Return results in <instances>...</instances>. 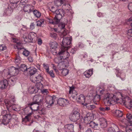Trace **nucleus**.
<instances>
[{
    "label": "nucleus",
    "instance_id": "50",
    "mask_svg": "<svg viewBox=\"0 0 132 132\" xmlns=\"http://www.w3.org/2000/svg\"><path fill=\"white\" fill-rule=\"evenodd\" d=\"M63 40L64 41H71L72 40V39L71 37H67L63 38L62 41H63Z\"/></svg>",
    "mask_w": 132,
    "mask_h": 132
},
{
    "label": "nucleus",
    "instance_id": "44",
    "mask_svg": "<svg viewBox=\"0 0 132 132\" xmlns=\"http://www.w3.org/2000/svg\"><path fill=\"white\" fill-rule=\"evenodd\" d=\"M27 69L26 66L25 64H22L20 66V70L23 71H27Z\"/></svg>",
    "mask_w": 132,
    "mask_h": 132
},
{
    "label": "nucleus",
    "instance_id": "60",
    "mask_svg": "<svg viewBox=\"0 0 132 132\" xmlns=\"http://www.w3.org/2000/svg\"><path fill=\"white\" fill-rule=\"evenodd\" d=\"M129 9L132 12V3H130L128 6Z\"/></svg>",
    "mask_w": 132,
    "mask_h": 132
},
{
    "label": "nucleus",
    "instance_id": "39",
    "mask_svg": "<svg viewBox=\"0 0 132 132\" xmlns=\"http://www.w3.org/2000/svg\"><path fill=\"white\" fill-rule=\"evenodd\" d=\"M34 34L33 32L29 33L28 35V39L31 41L32 40L34 37Z\"/></svg>",
    "mask_w": 132,
    "mask_h": 132
},
{
    "label": "nucleus",
    "instance_id": "35",
    "mask_svg": "<svg viewBox=\"0 0 132 132\" xmlns=\"http://www.w3.org/2000/svg\"><path fill=\"white\" fill-rule=\"evenodd\" d=\"M14 110L16 111H19L20 110V108L19 106L16 105H14L12 106L11 108Z\"/></svg>",
    "mask_w": 132,
    "mask_h": 132
},
{
    "label": "nucleus",
    "instance_id": "1",
    "mask_svg": "<svg viewBox=\"0 0 132 132\" xmlns=\"http://www.w3.org/2000/svg\"><path fill=\"white\" fill-rule=\"evenodd\" d=\"M60 44L61 47L58 54L60 55H62V58L61 57L56 58L54 59V61L57 63H62V66L67 67L69 66V64L66 59L69 56V54L67 50L71 46V42H61Z\"/></svg>",
    "mask_w": 132,
    "mask_h": 132
},
{
    "label": "nucleus",
    "instance_id": "8",
    "mask_svg": "<svg viewBox=\"0 0 132 132\" xmlns=\"http://www.w3.org/2000/svg\"><path fill=\"white\" fill-rule=\"evenodd\" d=\"M28 105L30 106V108L32 111H36L38 110L42 111V106H40L39 104L32 102L29 103Z\"/></svg>",
    "mask_w": 132,
    "mask_h": 132
},
{
    "label": "nucleus",
    "instance_id": "36",
    "mask_svg": "<svg viewBox=\"0 0 132 132\" xmlns=\"http://www.w3.org/2000/svg\"><path fill=\"white\" fill-rule=\"evenodd\" d=\"M132 125H128L126 128V132H132Z\"/></svg>",
    "mask_w": 132,
    "mask_h": 132
},
{
    "label": "nucleus",
    "instance_id": "30",
    "mask_svg": "<svg viewBox=\"0 0 132 132\" xmlns=\"http://www.w3.org/2000/svg\"><path fill=\"white\" fill-rule=\"evenodd\" d=\"M16 80V78L11 77V78L8 80V83H10V84L12 85H13L15 84Z\"/></svg>",
    "mask_w": 132,
    "mask_h": 132
},
{
    "label": "nucleus",
    "instance_id": "54",
    "mask_svg": "<svg viewBox=\"0 0 132 132\" xmlns=\"http://www.w3.org/2000/svg\"><path fill=\"white\" fill-rule=\"evenodd\" d=\"M41 92L44 95L47 94L48 93V90L46 89H43Z\"/></svg>",
    "mask_w": 132,
    "mask_h": 132
},
{
    "label": "nucleus",
    "instance_id": "55",
    "mask_svg": "<svg viewBox=\"0 0 132 132\" xmlns=\"http://www.w3.org/2000/svg\"><path fill=\"white\" fill-rule=\"evenodd\" d=\"M50 35L51 37L54 39H55L56 38L57 36L56 34L55 33H51L50 34Z\"/></svg>",
    "mask_w": 132,
    "mask_h": 132
},
{
    "label": "nucleus",
    "instance_id": "2",
    "mask_svg": "<svg viewBox=\"0 0 132 132\" xmlns=\"http://www.w3.org/2000/svg\"><path fill=\"white\" fill-rule=\"evenodd\" d=\"M79 111V109L77 108L73 109L69 116V118L71 121L75 122L79 119L80 117Z\"/></svg>",
    "mask_w": 132,
    "mask_h": 132
},
{
    "label": "nucleus",
    "instance_id": "31",
    "mask_svg": "<svg viewBox=\"0 0 132 132\" xmlns=\"http://www.w3.org/2000/svg\"><path fill=\"white\" fill-rule=\"evenodd\" d=\"M39 95H35L33 98V102L35 103H38V99L41 98V97H39Z\"/></svg>",
    "mask_w": 132,
    "mask_h": 132
},
{
    "label": "nucleus",
    "instance_id": "21",
    "mask_svg": "<svg viewBox=\"0 0 132 132\" xmlns=\"http://www.w3.org/2000/svg\"><path fill=\"white\" fill-rule=\"evenodd\" d=\"M4 102L7 110L10 111V110L11 109V108L12 105L10 101L6 99L4 100Z\"/></svg>",
    "mask_w": 132,
    "mask_h": 132
},
{
    "label": "nucleus",
    "instance_id": "40",
    "mask_svg": "<svg viewBox=\"0 0 132 132\" xmlns=\"http://www.w3.org/2000/svg\"><path fill=\"white\" fill-rule=\"evenodd\" d=\"M87 108L89 110H92L95 107V106L94 105H89V104H84Z\"/></svg>",
    "mask_w": 132,
    "mask_h": 132
},
{
    "label": "nucleus",
    "instance_id": "23",
    "mask_svg": "<svg viewBox=\"0 0 132 132\" xmlns=\"http://www.w3.org/2000/svg\"><path fill=\"white\" fill-rule=\"evenodd\" d=\"M30 75H32L37 72V69L33 67H30L28 69Z\"/></svg>",
    "mask_w": 132,
    "mask_h": 132
},
{
    "label": "nucleus",
    "instance_id": "19",
    "mask_svg": "<svg viewBox=\"0 0 132 132\" xmlns=\"http://www.w3.org/2000/svg\"><path fill=\"white\" fill-rule=\"evenodd\" d=\"M113 113L116 117L119 118L123 115L122 112L119 110H116L113 111Z\"/></svg>",
    "mask_w": 132,
    "mask_h": 132
},
{
    "label": "nucleus",
    "instance_id": "38",
    "mask_svg": "<svg viewBox=\"0 0 132 132\" xmlns=\"http://www.w3.org/2000/svg\"><path fill=\"white\" fill-rule=\"evenodd\" d=\"M71 6L70 5L68 4H63L62 7L65 10H69L70 9Z\"/></svg>",
    "mask_w": 132,
    "mask_h": 132
},
{
    "label": "nucleus",
    "instance_id": "51",
    "mask_svg": "<svg viewBox=\"0 0 132 132\" xmlns=\"http://www.w3.org/2000/svg\"><path fill=\"white\" fill-rule=\"evenodd\" d=\"M50 76L52 78H54L55 77V75L53 73V70H51L50 71H48V72H47Z\"/></svg>",
    "mask_w": 132,
    "mask_h": 132
},
{
    "label": "nucleus",
    "instance_id": "26",
    "mask_svg": "<svg viewBox=\"0 0 132 132\" xmlns=\"http://www.w3.org/2000/svg\"><path fill=\"white\" fill-rule=\"evenodd\" d=\"M13 9V8H12L10 6L5 11V14L7 15H10L12 12Z\"/></svg>",
    "mask_w": 132,
    "mask_h": 132
},
{
    "label": "nucleus",
    "instance_id": "48",
    "mask_svg": "<svg viewBox=\"0 0 132 132\" xmlns=\"http://www.w3.org/2000/svg\"><path fill=\"white\" fill-rule=\"evenodd\" d=\"M30 52L27 50L24 49V50L23 52V54L25 56H27L29 55Z\"/></svg>",
    "mask_w": 132,
    "mask_h": 132
},
{
    "label": "nucleus",
    "instance_id": "53",
    "mask_svg": "<svg viewBox=\"0 0 132 132\" xmlns=\"http://www.w3.org/2000/svg\"><path fill=\"white\" fill-rule=\"evenodd\" d=\"M127 34L128 35L132 37V28L128 30Z\"/></svg>",
    "mask_w": 132,
    "mask_h": 132
},
{
    "label": "nucleus",
    "instance_id": "10",
    "mask_svg": "<svg viewBox=\"0 0 132 132\" xmlns=\"http://www.w3.org/2000/svg\"><path fill=\"white\" fill-rule=\"evenodd\" d=\"M51 11L54 13V14L55 15V16L60 15L61 16H62V17L64 16V11L62 9H59L57 10L56 8L54 6H52L51 8Z\"/></svg>",
    "mask_w": 132,
    "mask_h": 132
},
{
    "label": "nucleus",
    "instance_id": "16",
    "mask_svg": "<svg viewBox=\"0 0 132 132\" xmlns=\"http://www.w3.org/2000/svg\"><path fill=\"white\" fill-rule=\"evenodd\" d=\"M8 82L7 80H4L0 81V88L2 89L6 88L8 86Z\"/></svg>",
    "mask_w": 132,
    "mask_h": 132
},
{
    "label": "nucleus",
    "instance_id": "29",
    "mask_svg": "<svg viewBox=\"0 0 132 132\" xmlns=\"http://www.w3.org/2000/svg\"><path fill=\"white\" fill-rule=\"evenodd\" d=\"M29 92L31 94L35 93L38 92V90L35 89L34 87H30L28 89Z\"/></svg>",
    "mask_w": 132,
    "mask_h": 132
},
{
    "label": "nucleus",
    "instance_id": "41",
    "mask_svg": "<svg viewBox=\"0 0 132 132\" xmlns=\"http://www.w3.org/2000/svg\"><path fill=\"white\" fill-rule=\"evenodd\" d=\"M69 72V70L66 69H63L62 73L63 75L64 76H66L67 75Z\"/></svg>",
    "mask_w": 132,
    "mask_h": 132
},
{
    "label": "nucleus",
    "instance_id": "57",
    "mask_svg": "<svg viewBox=\"0 0 132 132\" xmlns=\"http://www.w3.org/2000/svg\"><path fill=\"white\" fill-rule=\"evenodd\" d=\"M108 132H115L114 128L112 127H110L108 129Z\"/></svg>",
    "mask_w": 132,
    "mask_h": 132
},
{
    "label": "nucleus",
    "instance_id": "33",
    "mask_svg": "<svg viewBox=\"0 0 132 132\" xmlns=\"http://www.w3.org/2000/svg\"><path fill=\"white\" fill-rule=\"evenodd\" d=\"M41 97V98L38 99V104H40V106H42V105L43 104L45 100L43 96L39 95V97Z\"/></svg>",
    "mask_w": 132,
    "mask_h": 132
},
{
    "label": "nucleus",
    "instance_id": "17",
    "mask_svg": "<svg viewBox=\"0 0 132 132\" xmlns=\"http://www.w3.org/2000/svg\"><path fill=\"white\" fill-rule=\"evenodd\" d=\"M73 125L70 124L65 125L64 129L66 132H71L73 131Z\"/></svg>",
    "mask_w": 132,
    "mask_h": 132
},
{
    "label": "nucleus",
    "instance_id": "56",
    "mask_svg": "<svg viewBox=\"0 0 132 132\" xmlns=\"http://www.w3.org/2000/svg\"><path fill=\"white\" fill-rule=\"evenodd\" d=\"M20 0H10V1L11 3L13 4H17Z\"/></svg>",
    "mask_w": 132,
    "mask_h": 132
},
{
    "label": "nucleus",
    "instance_id": "27",
    "mask_svg": "<svg viewBox=\"0 0 132 132\" xmlns=\"http://www.w3.org/2000/svg\"><path fill=\"white\" fill-rule=\"evenodd\" d=\"M14 47L15 48H17L18 50H21L23 49V44L20 43L18 42L16 43L15 46H14Z\"/></svg>",
    "mask_w": 132,
    "mask_h": 132
},
{
    "label": "nucleus",
    "instance_id": "7",
    "mask_svg": "<svg viewBox=\"0 0 132 132\" xmlns=\"http://www.w3.org/2000/svg\"><path fill=\"white\" fill-rule=\"evenodd\" d=\"M122 101L126 107L128 109L131 108L132 107V101L131 99L129 97H126L122 99Z\"/></svg>",
    "mask_w": 132,
    "mask_h": 132
},
{
    "label": "nucleus",
    "instance_id": "62",
    "mask_svg": "<svg viewBox=\"0 0 132 132\" xmlns=\"http://www.w3.org/2000/svg\"><path fill=\"white\" fill-rule=\"evenodd\" d=\"M68 32L67 30H65L62 32V35L63 36H65L67 35Z\"/></svg>",
    "mask_w": 132,
    "mask_h": 132
},
{
    "label": "nucleus",
    "instance_id": "64",
    "mask_svg": "<svg viewBox=\"0 0 132 132\" xmlns=\"http://www.w3.org/2000/svg\"><path fill=\"white\" fill-rule=\"evenodd\" d=\"M28 59L29 61L30 62H32L33 61V58L31 56L28 57Z\"/></svg>",
    "mask_w": 132,
    "mask_h": 132
},
{
    "label": "nucleus",
    "instance_id": "18",
    "mask_svg": "<svg viewBox=\"0 0 132 132\" xmlns=\"http://www.w3.org/2000/svg\"><path fill=\"white\" fill-rule=\"evenodd\" d=\"M77 102L82 105L84 104L85 101L84 96L82 94L80 95L77 98Z\"/></svg>",
    "mask_w": 132,
    "mask_h": 132
},
{
    "label": "nucleus",
    "instance_id": "43",
    "mask_svg": "<svg viewBox=\"0 0 132 132\" xmlns=\"http://www.w3.org/2000/svg\"><path fill=\"white\" fill-rule=\"evenodd\" d=\"M21 62L20 57L19 56L16 57L15 60V63L17 65L19 64Z\"/></svg>",
    "mask_w": 132,
    "mask_h": 132
},
{
    "label": "nucleus",
    "instance_id": "5",
    "mask_svg": "<svg viewBox=\"0 0 132 132\" xmlns=\"http://www.w3.org/2000/svg\"><path fill=\"white\" fill-rule=\"evenodd\" d=\"M9 72L7 73V78L13 76H15L17 75L19 72V69L17 68H15L14 67H12L10 68L8 70Z\"/></svg>",
    "mask_w": 132,
    "mask_h": 132
},
{
    "label": "nucleus",
    "instance_id": "52",
    "mask_svg": "<svg viewBox=\"0 0 132 132\" xmlns=\"http://www.w3.org/2000/svg\"><path fill=\"white\" fill-rule=\"evenodd\" d=\"M6 48L5 46L3 44L0 45V51H2L5 50Z\"/></svg>",
    "mask_w": 132,
    "mask_h": 132
},
{
    "label": "nucleus",
    "instance_id": "25",
    "mask_svg": "<svg viewBox=\"0 0 132 132\" xmlns=\"http://www.w3.org/2000/svg\"><path fill=\"white\" fill-rule=\"evenodd\" d=\"M100 120L101 121L100 123L101 127L102 128H104L106 127L107 123L106 120L104 118H102Z\"/></svg>",
    "mask_w": 132,
    "mask_h": 132
},
{
    "label": "nucleus",
    "instance_id": "12",
    "mask_svg": "<svg viewBox=\"0 0 132 132\" xmlns=\"http://www.w3.org/2000/svg\"><path fill=\"white\" fill-rule=\"evenodd\" d=\"M57 102L60 105L62 106H64L69 104L67 100L62 98H59L57 101Z\"/></svg>",
    "mask_w": 132,
    "mask_h": 132
},
{
    "label": "nucleus",
    "instance_id": "3",
    "mask_svg": "<svg viewBox=\"0 0 132 132\" xmlns=\"http://www.w3.org/2000/svg\"><path fill=\"white\" fill-rule=\"evenodd\" d=\"M43 79V77L41 75H39L37 77H33L32 78H31V80L32 82L36 84V86L38 89H40L43 86L42 84L40 83Z\"/></svg>",
    "mask_w": 132,
    "mask_h": 132
},
{
    "label": "nucleus",
    "instance_id": "24",
    "mask_svg": "<svg viewBox=\"0 0 132 132\" xmlns=\"http://www.w3.org/2000/svg\"><path fill=\"white\" fill-rule=\"evenodd\" d=\"M35 17L38 18H39L41 16V13L40 12L36 10L32 11V12Z\"/></svg>",
    "mask_w": 132,
    "mask_h": 132
},
{
    "label": "nucleus",
    "instance_id": "6",
    "mask_svg": "<svg viewBox=\"0 0 132 132\" xmlns=\"http://www.w3.org/2000/svg\"><path fill=\"white\" fill-rule=\"evenodd\" d=\"M94 119L93 114L92 113H88L84 117V121L86 124H88L92 121Z\"/></svg>",
    "mask_w": 132,
    "mask_h": 132
},
{
    "label": "nucleus",
    "instance_id": "61",
    "mask_svg": "<svg viewBox=\"0 0 132 132\" xmlns=\"http://www.w3.org/2000/svg\"><path fill=\"white\" fill-rule=\"evenodd\" d=\"M10 97L11 99V101L14 102L15 101L14 99V96L13 95L11 96V97Z\"/></svg>",
    "mask_w": 132,
    "mask_h": 132
},
{
    "label": "nucleus",
    "instance_id": "11",
    "mask_svg": "<svg viewBox=\"0 0 132 132\" xmlns=\"http://www.w3.org/2000/svg\"><path fill=\"white\" fill-rule=\"evenodd\" d=\"M2 120V123L4 125L9 124L10 121L11 117L10 114H6L3 116Z\"/></svg>",
    "mask_w": 132,
    "mask_h": 132
},
{
    "label": "nucleus",
    "instance_id": "20",
    "mask_svg": "<svg viewBox=\"0 0 132 132\" xmlns=\"http://www.w3.org/2000/svg\"><path fill=\"white\" fill-rule=\"evenodd\" d=\"M67 0H54V3L55 5L59 6L66 2Z\"/></svg>",
    "mask_w": 132,
    "mask_h": 132
},
{
    "label": "nucleus",
    "instance_id": "4",
    "mask_svg": "<svg viewBox=\"0 0 132 132\" xmlns=\"http://www.w3.org/2000/svg\"><path fill=\"white\" fill-rule=\"evenodd\" d=\"M118 99L117 98L116 96L112 94L107 93L104 97V101L105 102L111 104L112 102L113 101H115L118 100Z\"/></svg>",
    "mask_w": 132,
    "mask_h": 132
},
{
    "label": "nucleus",
    "instance_id": "45",
    "mask_svg": "<svg viewBox=\"0 0 132 132\" xmlns=\"http://www.w3.org/2000/svg\"><path fill=\"white\" fill-rule=\"evenodd\" d=\"M99 109L100 111H108L110 110V108L108 107H105L103 108L102 107H101L99 108Z\"/></svg>",
    "mask_w": 132,
    "mask_h": 132
},
{
    "label": "nucleus",
    "instance_id": "14",
    "mask_svg": "<svg viewBox=\"0 0 132 132\" xmlns=\"http://www.w3.org/2000/svg\"><path fill=\"white\" fill-rule=\"evenodd\" d=\"M46 102L48 104V106H52L55 102V98H54L52 96H48L46 98Z\"/></svg>",
    "mask_w": 132,
    "mask_h": 132
},
{
    "label": "nucleus",
    "instance_id": "13",
    "mask_svg": "<svg viewBox=\"0 0 132 132\" xmlns=\"http://www.w3.org/2000/svg\"><path fill=\"white\" fill-rule=\"evenodd\" d=\"M75 87L72 86L70 87V89L69 91V95L72 96L73 98L76 97L78 93L75 90Z\"/></svg>",
    "mask_w": 132,
    "mask_h": 132
},
{
    "label": "nucleus",
    "instance_id": "34",
    "mask_svg": "<svg viewBox=\"0 0 132 132\" xmlns=\"http://www.w3.org/2000/svg\"><path fill=\"white\" fill-rule=\"evenodd\" d=\"M44 20L40 19L37 22V25L41 27L42 25L44 24Z\"/></svg>",
    "mask_w": 132,
    "mask_h": 132
},
{
    "label": "nucleus",
    "instance_id": "37",
    "mask_svg": "<svg viewBox=\"0 0 132 132\" xmlns=\"http://www.w3.org/2000/svg\"><path fill=\"white\" fill-rule=\"evenodd\" d=\"M89 124V126L92 128H94L95 127L97 126L98 124L97 123H95L94 122L91 121L89 123H88Z\"/></svg>",
    "mask_w": 132,
    "mask_h": 132
},
{
    "label": "nucleus",
    "instance_id": "47",
    "mask_svg": "<svg viewBox=\"0 0 132 132\" xmlns=\"http://www.w3.org/2000/svg\"><path fill=\"white\" fill-rule=\"evenodd\" d=\"M44 68L46 70V71L47 72H48L49 70V67L48 64L44 63L43 64Z\"/></svg>",
    "mask_w": 132,
    "mask_h": 132
},
{
    "label": "nucleus",
    "instance_id": "9",
    "mask_svg": "<svg viewBox=\"0 0 132 132\" xmlns=\"http://www.w3.org/2000/svg\"><path fill=\"white\" fill-rule=\"evenodd\" d=\"M62 18V16L60 15H55V17L53 19L48 18L47 19L48 21L51 24H53L58 23L60 20Z\"/></svg>",
    "mask_w": 132,
    "mask_h": 132
},
{
    "label": "nucleus",
    "instance_id": "28",
    "mask_svg": "<svg viewBox=\"0 0 132 132\" xmlns=\"http://www.w3.org/2000/svg\"><path fill=\"white\" fill-rule=\"evenodd\" d=\"M50 45L51 49H55L57 47L58 43L56 42H51Z\"/></svg>",
    "mask_w": 132,
    "mask_h": 132
},
{
    "label": "nucleus",
    "instance_id": "49",
    "mask_svg": "<svg viewBox=\"0 0 132 132\" xmlns=\"http://www.w3.org/2000/svg\"><path fill=\"white\" fill-rule=\"evenodd\" d=\"M126 117L127 120H130L132 119V114L129 113H127L126 115Z\"/></svg>",
    "mask_w": 132,
    "mask_h": 132
},
{
    "label": "nucleus",
    "instance_id": "22",
    "mask_svg": "<svg viewBox=\"0 0 132 132\" xmlns=\"http://www.w3.org/2000/svg\"><path fill=\"white\" fill-rule=\"evenodd\" d=\"M93 69H90L86 71L84 73V75L87 78L90 77L93 74Z\"/></svg>",
    "mask_w": 132,
    "mask_h": 132
},
{
    "label": "nucleus",
    "instance_id": "46",
    "mask_svg": "<svg viewBox=\"0 0 132 132\" xmlns=\"http://www.w3.org/2000/svg\"><path fill=\"white\" fill-rule=\"evenodd\" d=\"M86 100L85 101V104H89L92 101V99H90V98L88 97H87L86 98Z\"/></svg>",
    "mask_w": 132,
    "mask_h": 132
},
{
    "label": "nucleus",
    "instance_id": "15",
    "mask_svg": "<svg viewBox=\"0 0 132 132\" xmlns=\"http://www.w3.org/2000/svg\"><path fill=\"white\" fill-rule=\"evenodd\" d=\"M34 7L30 5H27L23 7V11L25 12H28L30 13L32 12L34 9Z\"/></svg>",
    "mask_w": 132,
    "mask_h": 132
},
{
    "label": "nucleus",
    "instance_id": "63",
    "mask_svg": "<svg viewBox=\"0 0 132 132\" xmlns=\"http://www.w3.org/2000/svg\"><path fill=\"white\" fill-rule=\"evenodd\" d=\"M95 98L97 99V101H98L100 100V95H96L95 97Z\"/></svg>",
    "mask_w": 132,
    "mask_h": 132
},
{
    "label": "nucleus",
    "instance_id": "42",
    "mask_svg": "<svg viewBox=\"0 0 132 132\" xmlns=\"http://www.w3.org/2000/svg\"><path fill=\"white\" fill-rule=\"evenodd\" d=\"M32 114V113H31L28 114L27 116H25V118H24L22 119L23 121H24L25 122H27L29 121V117Z\"/></svg>",
    "mask_w": 132,
    "mask_h": 132
},
{
    "label": "nucleus",
    "instance_id": "59",
    "mask_svg": "<svg viewBox=\"0 0 132 132\" xmlns=\"http://www.w3.org/2000/svg\"><path fill=\"white\" fill-rule=\"evenodd\" d=\"M35 28V24L33 23H31L30 26V28L31 30Z\"/></svg>",
    "mask_w": 132,
    "mask_h": 132
},
{
    "label": "nucleus",
    "instance_id": "58",
    "mask_svg": "<svg viewBox=\"0 0 132 132\" xmlns=\"http://www.w3.org/2000/svg\"><path fill=\"white\" fill-rule=\"evenodd\" d=\"M77 50L76 47H75L74 48L72 49L70 51V53H72V54H74L75 53L76 50Z\"/></svg>",
    "mask_w": 132,
    "mask_h": 132
},
{
    "label": "nucleus",
    "instance_id": "32",
    "mask_svg": "<svg viewBox=\"0 0 132 132\" xmlns=\"http://www.w3.org/2000/svg\"><path fill=\"white\" fill-rule=\"evenodd\" d=\"M104 90L103 88H102L99 87H98L96 88V91L98 93L102 94L103 93Z\"/></svg>",
    "mask_w": 132,
    "mask_h": 132
}]
</instances>
